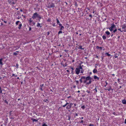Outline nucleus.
Instances as JSON below:
<instances>
[{
	"label": "nucleus",
	"mask_w": 126,
	"mask_h": 126,
	"mask_svg": "<svg viewBox=\"0 0 126 126\" xmlns=\"http://www.w3.org/2000/svg\"><path fill=\"white\" fill-rule=\"evenodd\" d=\"M20 24H19V27H18V28L20 30L21 29V26H22V24L20 22Z\"/></svg>",
	"instance_id": "obj_14"
},
{
	"label": "nucleus",
	"mask_w": 126,
	"mask_h": 126,
	"mask_svg": "<svg viewBox=\"0 0 126 126\" xmlns=\"http://www.w3.org/2000/svg\"><path fill=\"white\" fill-rule=\"evenodd\" d=\"M67 105L66 107V109L67 110H69L70 108H71L72 106H71V105H70V104H68Z\"/></svg>",
	"instance_id": "obj_6"
},
{
	"label": "nucleus",
	"mask_w": 126,
	"mask_h": 126,
	"mask_svg": "<svg viewBox=\"0 0 126 126\" xmlns=\"http://www.w3.org/2000/svg\"><path fill=\"white\" fill-rule=\"evenodd\" d=\"M115 27V25L113 24H111V26L109 28V29L111 32H112L113 31V29Z\"/></svg>",
	"instance_id": "obj_3"
},
{
	"label": "nucleus",
	"mask_w": 126,
	"mask_h": 126,
	"mask_svg": "<svg viewBox=\"0 0 126 126\" xmlns=\"http://www.w3.org/2000/svg\"><path fill=\"white\" fill-rule=\"evenodd\" d=\"M86 92L88 93H90V91H88V90L86 91Z\"/></svg>",
	"instance_id": "obj_55"
},
{
	"label": "nucleus",
	"mask_w": 126,
	"mask_h": 126,
	"mask_svg": "<svg viewBox=\"0 0 126 126\" xmlns=\"http://www.w3.org/2000/svg\"><path fill=\"white\" fill-rule=\"evenodd\" d=\"M69 104V103L67 102L65 105L63 106V107H65L67 105Z\"/></svg>",
	"instance_id": "obj_19"
},
{
	"label": "nucleus",
	"mask_w": 126,
	"mask_h": 126,
	"mask_svg": "<svg viewBox=\"0 0 126 126\" xmlns=\"http://www.w3.org/2000/svg\"><path fill=\"white\" fill-rule=\"evenodd\" d=\"M120 79H118V82H119V83L120 82Z\"/></svg>",
	"instance_id": "obj_50"
},
{
	"label": "nucleus",
	"mask_w": 126,
	"mask_h": 126,
	"mask_svg": "<svg viewBox=\"0 0 126 126\" xmlns=\"http://www.w3.org/2000/svg\"><path fill=\"white\" fill-rule=\"evenodd\" d=\"M62 65L64 67H65L67 65L66 63H65L64 64H63Z\"/></svg>",
	"instance_id": "obj_28"
},
{
	"label": "nucleus",
	"mask_w": 126,
	"mask_h": 126,
	"mask_svg": "<svg viewBox=\"0 0 126 126\" xmlns=\"http://www.w3.org/2000/svg\"><path fill=\"white\" fill-rule=\"evenodd\" d=\"M81 108H82L83 110L85 108V107L84 106H84H82L81 107Z\"/></svg>",
	"instance_id": "obj_31"
},
{
	"label": "nucleus",
	"mask_w": 126,
	"mask_h": 126,
	"mask_svg": "<svg viewBox=\"0 0 126 126\" xmlns=\"http://www.w3.org/2000/svg\"><path fill=\"white\" fill-rule=\"evenodd\" d=\"M40 90H41V91H43V90L42 89V88H40Z\"/></svg>",
	"instance_id": "obj_61"
},
{
	"label": "nucleus",
	"mask_w": 126,
	"mask_h": 126,
	"mask_svg": "<svg viewBox=\"0 0 126 126\" xmlns=\"http://www.w3.org/2000/svg\"><path fill=\"white\" fill-rule=\"evenodd\" d=\"M75 116H78V114H77V113H76L75 114Z\"/></svg>",
	"instance_id": "obj_54"
},
{
	"label": "nucleus",
	"mask_w": 126,
	"mask_h": 126,
	"mask_svg": "<svg viewBox=\"0 0 126 126\" xmlns=\"http://www.w3.org/2000/svg\"><path fill=\"white\" fill-rule=\"evenodd\" d=\"M94 81L92 78L90 76L87 77L85 76H82L79 80L80 83H85L86 85H89L91 84L92 81Z\"/></svg>",
	"instance_id": "obj_1"
},
{
	"label": "nucleus",
	"mask_w": 126,
	"mask_h": 126,
	"mask_svg": "<svg viewBox=\"0 0 126 126\" xmlns=\"http://www.w3.org/2000/svg\"><path fill=\"white\" fill-rule=\"evenodd\" d=\"M4 102L5 103H6L7 104H8V102L7 101V100H4Z\"/></svg>",
	"instance_id": "obj_30"
},
{
	"label": "nucleus",
	"mask_w": 126,
	"mask_h": 126,
	"mask_svg": "<svg viewBox=\"0 0 126 126\" xmlns=\"http://www.w3.org/2000/svg\"><path fill=\"white\" fill-rule=\"evenodd\" d=\"M59 25V26L60 27H61V26H62V24H60V23H59V24H58Z\"/></svg>",
	"instance_id": "obj_48"
},
{
	"label": "nucleus",
	"mask_w": 126,
	"mask_h": 126,
	"mask_svg": "<svg viewBox=\"0 0 126 126\" xmlns=\"http://www.w3.org/2000/svg\"><path fill=\"white\" fill-rule=\"evenodd\" d=\"M105 33L107 35H109L110 34V33L108 31H107L105 32Z\"/></svg>",
	"instance_id": "obj_16"
},
{
	"label": "nucleus",
	"mask_w": 126,
	"mask_h": 126,
	"mask_svg": "<svg viewBox=\"0 0 126 126\" xmlns=\"http://www.w3.org/2000/svg\"><path fill=\"white\" fill-rule=\"evenodd\" d=\"M0 64L1 65H2L3 64V63H2V62L1 63H0Z\"/></svg>",
	"instance_id": "obj_52"
},
{
	"label": "nucleus",
	"mask_w": 126,
	"mask_h": 126,
	"mask_svg": "<svg viewBox=\"0 0 126 126\" xmlns=\"http://www.w3.org/2000/svg\"><path fill=\"white\" fill-rule=\"evenodd\" d=\"M99 48V47L98 46H97L96 47V48L97 49H98Z\"/></svg>",
	"instance_id": "obj_56"
},
{
	"label": "nucleus",
	"mask_w": 126,
	"mask_h": 126,
	"mask_svg": "<svg viewBox=\"0 0 126 126\" xmlns=\"http://www.w3.org/2000/svg\"><path fill=\"white\" fill-rule=\"evenodd\" d=\"M14 76H15V77H17V75H15V74H12V77H13Z\"/></svg>",
	"instance_id": "obj_29"
},
{
	"label": "nucleus",
	"mask_w": 126,
	"mask_h": 126,
	"mask_svg": "<svg viewBox=\"0 0 126 126\" xmlns=\"http://www.w3.org/2000/svg\"><path fill=\"white\" fill-rule=\"evenodd\" d=\"M94 90L95 91L94 92H95V93H96L97 92V90L96 88H95Z\"/></svg>",
	"instance_id": "obj_32"
},
{
	"label": "nucleus",
	"mask_w": 126,
	"mask_h": 126,
	"mask_svg": "<svg viewBox=\"0 0 126 126\" xmlns=\"http://www.w3.org/2000/svg\"><path fill=\"white\" fill-rule=\"evenodd\" d=\"M122 103L124 104H126V100H125V99H124L122 100Z\"/></svg>",
	"instance_id": "obj_7"
},
{
	"label": "nucleus",
	"mask_w": 126,
	"mask_h": 126,
	"mask_svg": "<svg viewBox=\"0 0 126 126\" xmlns=\"http://www.w3.org/2000/svg\"><path fill=\"white\" fill-rule=\"evenodd\" d=\"M83 70H81V73H83Z\"/></svg>",
	"instance_id": "obj_59"
},
{
	"label": "nucleus",
	"mask_w": 126,
	"mask_h": 126,
	"mask_svg": "<svg viewBox=\"0 0 126 126\" xmlns=\"http://www.w3.org/2000/svg\"><path fill=\"white\" fill-rule=\"evenodd\" d=\"M113 114L114 115H117V114H116V113H115V112H113Z\"/></svg>",
	"instance_id": "obj_39"
},
{
	"label": "nucleus",
	"mask_w": 126,
	"mask_h": 126,
	"mask_svg": "<svg viewBox=\"0 0 126 126\" xmlns=\"http://www.w3.org/2000/svg\"><path fill=\"white\" fill-rule=\"evenodd\" d=\"M15 3L14 2H12V3L11 4L13 5L15 4Z\"/></svg>",
	"instance_id": "obj_43"
},
{
	"label": "nucleus",
	"mask_w": 126,
	"mask_h": 126,
	"mask_svg": "<svg viewBox=\"0 0 126 126\" xmlns=\"http://www.w3.org/2000/svg\"><path fill=\"white\" fill-rule=\"evenodd\" d=\"M56 20H57V24H59L60 23V22L58 19V18H56Z\"/></svg>",
	"instance_id": "obj_18"
},
{
	"label": "nucleus",
	"mask_w": 126,
	"mask_h": 126,
	"mask_svg": "<svg viewBox=\"0 0 126 126\" xmlns=\"http://www.w3.org/2000/svg\"><path fill=\"white\" fill-rule=\"evenodd\" d=\"M80 70L78 68H76L75 70L76 73L77 74H79L80 72Z\"/></svg>",
	"instance_id": "obj_4"
},
{
	"label": "nucleus",
	"mask_w": 126,
	"mask_h": 126,
	"mask_svg": "<svg viewBox=\"0 0 126 126\" xmlns=\"http://www.w3.org/2000/svg\"><path fill=\"white\" fill-rule=\"evenodd\" d=\"M97 72V70L95 68L94 69V70L93 71V72L94 73H95Z\"/></svg>",
	"instance_id": "obj_13"
},
{
	"label": "nucleus",
	"mask_w": 126,
	"mask_h": 126,
	"mask_svg": "<svg viewBox=\"0 0 126 126\" xmlns=\"http://www.w3.org/2000/svg\"><path fill=\"white\" fill-rule=\"evenodd\" d=\"M102 38L104 40L106 39V37L105 36L103 35L102 36Z\"/></svg>",
	"instance_id": "obj_23"
},
{
	"label": "nucleus",
	"mask_w": 126,
	"mask_h": 126,
	"mask_svg": "<svg viewBox=\"0 0 126 126\" xmlns=\"http://www.w3.org/2000/svg\"><path fill=\"white\" fill-rule=\"evenodd\" d=\"M64 27L63 26H61V28L60 30H63L64 29Z\"/></svg>",
	"instance_id": "obj_20"
},
{
	"label": "nucleus",
	"mask_w": 126,
	"mask_h": 126,
	"mask_svg": "<svg viewBox=\"0 0 126 126\" xmlns=\"http://www.w3.org/2000/svg\"><path fill=\"white\" fill-rule=\"evenodd\" d=\"M126 124V119H125V122H124Z\"/></svg>",
	"instance_id": "obj_63"
},
{
	"label": "nucleus",
	"mask_w": 126,
	"mask_h": 126,
	"mask_svg": "<svg viewBox=\"0 0 126 126\" xmlns=\"http://www.w3.org/2000/svg\"><path fill=\"white\" fill-rule=\"evenodd\" d=\"M8 1L9 3L10 4L12 3V2L11 0H9Z\"/></svg>",
	"instance_id": "obj_25"
},
{
	"label": "nucleus",
	"mask_w": 126,
	"mask_h": 126,
	"mask_svg": "<svg viewBox=\"0 0 126 126\" xmlns=\"http://www.w3.org/2000/svg\"><path fill=\"white\" fill-rule=\"evenodd\" d=\"M17 15H19L20 13L19 11H17Z\"/></svg>",
	"instance_id": "obj_41"
},
{
	"label": "nucleus",
	"mask_w": 126,
	"mask_h": 126,
	"mask_svg": "<svg viewBox=\"0 0 126 126\" xmlns=\"http://www.w3.org/2000/svg\"><path fill=\"white\" fill-rule=\"evenodd\" d=\"M82 46H79V48L82 49Z\"/></svg>",
	"instance_id": "obj_33"
},
{
	"label": "nucleus",
	"mask_w": 126,
	"mask_h": 126,
	"mask_svg": "<svg viewBox=\"0 0 126 126\" xmlns=\"http://www.w3.org/2000/svg\"><path fill=\"white\" fill-rule=\"evenodd\" d=\"M94 125L92 124H90L89 126H94Z\"/></svg>",
	"instance_id": "obj_40"
},
{
	"label": "nucleus",
	"mask_w": 126,
	"mask_h": 126,
	"mask_svg": "<svg viewBox=\"0 0 126 126\" xmlns=\"http://www.w3.org/2000/svg\"><path fill=\"white\" fill-rule=\"evenodd\" d=\"M36 26L38 27H40V28H41L42 27V26L40 25V24L38 22L37 23V24L36 25Z\"/></svg>",
	"instance_id": "obj_9"
},
{
	"label": "nucleus",
	"mask_w": 126,
	"mask_h": 126,
	"mask_svg": "<svg viewBox=\"0 0 126 126\" xmlns=\"http://www.w3.org/2000/svg\"><path fill=\"white\" fill-rule=\"evenodd\" d=\"M2 91L1 89V87L0 86V94L2 93Z\"/></svg>",
	"instance_id": "obj_26"
},
{
	"label": "nucleus",
	"mask_w": 126,
	"mask_h": 126,
	"mask_svg": "<svg viewBox=\"0 0 126 126\" xmlns=\"http://www.w3.org/2000/svg\"><path fill=\"white\" fill-rule=\"evenodd\" d=\"M55 7V5L54 4L52 3L49 6V7L50 8H53L54 7Z\"/></svg>",
	"instance_id": "obj_5"
},
{
	"label": "nucleus",
	"mask_w": 126,
	"mask_h": 126,
	"mask_svg": "<svg viewBox=\"0 0 126 126\" xmlns=\"http://www.w3.org/2000/svg\"><path fill=\"white\" fill-rule=\"evenodd\" d=\"M3 22L5 23H7V22L6 21H4Z\"/></svg>",
	"instance_id": "obj_64"
},
{
	"label": "nucleus",
	"mask_w": 126,
	"mask_h": 126,
	"mask_svg": "<svg viewBox=\"0 0 126 126\" xmlns=\"http://www.w3.org/2000/svg\"><path fill=\"white\" fill-rule=\"evenodd\" d=\"M44 101L45 102H48V100H47V99H46L45 100H44Z\"/></svg>",
	"instance_id": "obj_37"
},
{
	"label": "nucleus",
	"mask_w": 126,
	"mask_h": 126,
	"mask_svg": "<svg viewBox=\"0 0 126 126\" xmlns=\"http://www.w3.org/2000/svg\"><path fill=\"white\" fill-rule=\"evenodd\" d=\"M43 126H48L46 124H44L43 125Z\"/></svg>",
	"instance_id": "obj_38"
},
{
	"label": "nucleus",
	"mask_w": 126,
	"mask_h": 126,
	"mask_svg": "<svg viewBox=\"0 0 126 126\" xmlns=\"http://www.w3.org/2000/svg\"><path fill=\"white\" fill-rule=\"evenodd\" d=\"M32 18L34 19L36 18H39V21H40V19L42 18L43 16L40 15L39 14H38L37 12H36L33 14Z\"/></svg>",
	"instance_id": "obj_2"
},
{
	"label": "nucleus",
	"mask_w": 126,
	"mask_h": 126,
	"mask_svg": "<svg viewBox=\"0 0 126 126\" xmlns=\"http://www.w3.org/2000/svg\"><path fill=\"white\" fill-rule=\"evenodd\" d=\"M16 67L17 68L18 67V64L17 63L16 64Z\"/></svg>",
	"instance_id": "obj_46"
},
{
	"label": "nucleus",
	"mask_w": 126,
	"mask_h": 126,
	"mask_svg": "<svg viewBox=\"0 0 126 126\" xmlns=\"http://www.w3.org/2000/svg\"><path fill=\"white\" fill-rule=\"evenodd\" d=\"M105 55L108 56V57H110V54H109L108 53H106L105 54Z\"/></svg>",
	"instance_id": "obj_17"
},
{
	"label": "nucleus",
	"mask_w": 126,
	"mask_h": 126,
	"mask_svg": "<svg viewBox=\"0 0 126 126\" xmlns=\"http://www.w3.org/2000/svg\"><path fill=\"white\" fill-rule=\"evenodd\" d=\"M31 30V27H30L29 28V31H30Z\"/></svg>",
	"instance_id": "obj_53"
},
{
	"label": "nucleus",
	"mask_w": 126,
	"mask_h": 126,
	"mask_svg": "<svg viewBox=\"0 0 126 126\" xmlns=\"http://www.w3.org/2000/svg\"><path fill=\"white\" fill-rule=\"evenodd\" d=\"M71 69H72V71H71V73H72L73 74V70H74V69L73 68V67H70Z\"/></svg>",
	"instance_id": "obj_15"
},
{
	"label": "nucleus",
	"mask_w": 126,
	"mask_h": 126,
	"mask_svg": "<svg viewBox=\"0 0 126 126\" xmlns=\"http://www.w3.org/2000/svg\"><path fill=\"white\" fill-rule=\"evenodd\" d=\"M118 30L120 31L121 32H122V31H121V29L120 28V29H118Z\"/></svg>",
	"instance_id": "obj_42"
},
{
	"label": "nucleus",
	"mask_w": 126,
	"mask_h": 126,
	"mask_svg": "<svg viewBox=\"0 0 126 126\" xmlns=\"http://www.w3.org/2000/svg\"><path fill=\"white\" fill-rule=\"evenodd\" d=\"M62 33V31H60L58 32V34H60L61 33Z\"/></svg>",
	"instance_id": "obj_35"
},
{
	"label": "nucleus",
	"mask_w": 126,
	"mask_h": 126,
	"mask_svg": "<svg viewBox=\"0 0 126 126\" xmlns=\"http://www.w3.org/2000/svg\"><path fill=\"white\" fill-rule=\"evenodd\" d=\"M83 120H82L81 121V122H80V123H83Z\"/></svg>",
	"instance_id": "obj_62"
},
{
	"label": "nucleus",
	"mask_w": 126,
	"mask_h": 126,
	"mask_svg": "<svg viewBox=\"0 0 126 126\" xmlns=\"http://www.w3.org/2000/svg\"><path fill=\"white\" fill-rule=\"evenodd\" d=\"M122 29H124L126 28V24H124L122 26Z\"/></svg>",
	"instance_id": "obj_10"
},
{
	"label": "nucleus",
	"mask_w": 126,
	"mask_h": 126,
	"mask_svg": "<svg viewBox=\"0 0 126 126\" xmlns=\"http://www.w3.org/2000/svg\"><path fill=\"white\" fill-rule=\"evenodd\" d=\"M76 82L77 83V84H79V81L78 80L76 81Z\"/></svg>",
	"instance_id": "obj_36"
},
{
	"label": "nucleus",
	"mask_w": 126,
	"mask_h": 126,
	"mask_svg": "<svg viewBox=\"0 0 126 126\" xmlns=\"http://www.w3.org/2000/svg\"><path fill=\"white\" fill-rule=\"evenodd\" d=\"M20 22L19 21H16V25H17L18 24V23Z\"/></svg>",
	"instance_id": "obj_24"
},
{
	"label": "nucleus",
	"mask_w": 126,
	"mask_h": 126,
	"mask_svg": "<svg viewBox=\"0 0 126 126\" xmlns=\"http://www.w3.org/2000/svg\"><path fill=\"white\" fill-rule=\"evenodd\" d=\"M89 16L91 17V19L92 18V15H89Z\"/></svg>",
	"instance_id": "obj_47"
},
{
	"label": "nucleus",
	"mask_w": 126,
	"mask_h": 126,
	"mask_svg": "<svg viewBox=\"0 0 126 126\" xmlns=\"http://www.w3.org/2000/svg\"><path fill=\"white\" fill-rule=\"evenodd\" d=\"M31 120H32L33 121V122H34V121H35V122L37 121L38 119L37 120H36L35 119H33V118H32L31 119Z\"/></svg>",
	"instance_id": "obj_12"
},
{
	"label": "nucleus",
	"mask_w": 126,
	"mask_h": 126,
	"mask_svg": "<svg viewBox=\"0 0 126 126\" xmlns=\"http://www.w3.org/2000/svg\"><path fill=\"white\" fill-rule=\"evenodd\" d=\"M89 74H90V76H90L91 75V74H92V72H90L89 73Z\"/></svg>",
	"instance_id": "obj_58"
},
{
	"label": "nucleus",
	"mask_w": 126,
	"mask_h": 126,
	"mask_svg": "<svg viewBox=\"0 0 126 126\" xmlns=\"http://www.w3.org/2000/svg\"><path fill=\"white\" fill-rule=\"evenodd\" d=\"M94 79L96 80L97 79L98 80L99 79V78L97 77L96 76H94Z\"/></svg>",
	"instance_id": "obj_8"
},
{
	"label": "nucleus",
	"mask_w": 126,
	"mask_h": 126,
	"mask_svg": "<svg viewBox=\"0 0 126 126\" xmlns=\"http://www.w3.org/2000/svg\"><path fill=\"white\" fill-rule=\"evenodd\" d=\"M117 54H114V57L115 58H117L118 57V56H117Z\"/></svg>",
	"instance_id": "obj_27"
},
{
	"label": "nucleus",
	"mask_w": 126,
	"mask_h": 126,
	"mask_svg": "<svg viewBox=\"0 0 126 126\" xmlns=\"http://www.w3.org/2000/svg\"><path fill=\"white\" fill-rule=\"evenodd\" d=\"M18 51H16V52L13 53V55L15 56H16L18 54Z\"/></svg>",
	"instance_id": "obj_11"
},
{
	"label": "nucleus",
	"mask_w": 126,
	"mask_h": 126,
	"mask_svg": "<svg viewBox=\"0 0 126 126\" xmlns=\"http://www.w3.org/2000/svg\"><path fill=\"white\" fill-rule=\"evenodd\" d=\"M70 105H71V106H72V105L73 104L72 103H70V104H69Z\"/></svg>",
	"instance_id": "obj_60"
},
{
	"label": "nucleus",
	"mask_w": 126,
	"mask_h": 126,
	"mask_svg": "<svg viewBox=\"0 0 126 126\" xmlns=\"http://www.w3.org/2000/svg\"><path fill=\"white\" fill-rule=\"evenodd\" d=\"M117 31V29L116 28L113 31V32H112V33H115Z\"/></svg>",
	"instance_id": "obj_21"
},
{
	"label": "nucleus",
	"mask_w": 126,
	"mask_h": 126,
	"mask_svg": "<svg viewBox=\"0 0 126 126\" xmlns=\"http://www.w3.org/2000/svg\"><path fill=\"white\" fill-rule=\"evenodd\" d=\"M32 20H29V22H30V23H31L32 22Z\"/></svg>",
	"instance_id": "obj_51"
},
{
	"label": "nucleus",
	"mask_w": 126,
	"mask_h": 126,
	"mask_svg": "<svg viewBox=\"0 0 126 126\" xmlns=\"http://www.w3.org/2000/svg\"><path fill=\"white\" fill-rule=\"evenodd\" d=\"M44 85V84H41L40 85V86L41 87H42Z\"/></svg>",
	"instance_id": "obj_49"
},
{
	"label": "nucleus",
	"mask_w": 126,
	"mask_h": 126,
	"mask_svg": "<svg viewBox=\"0 0 126 126\" xmlns=\"http://www.w3.org/2000/svg\"><path fill=\"white\" fill-rule=\"evenodd\" d=\"M3 59L2 58H1L0 59V63L2 62V61H3Z\"/></svg>",
	"instance_id": "obj_34"
},
{
	"label": "nucleus",
	"mask_w": 126,
	"mask_h": 126,
	"mask_svg": "<svg viewBox=\"0 0 126 126\" xmlns=\"http://www.w3.org/2000/svg\"><path fill=\"white\" fill-rule=\"evenodd\" d=\"M99 48L101 50H102V47H99Z\"/></svg>",
	"instance_id": "obj_57"
},
{
	"label": "nucleus",
	"mask_w": 126,
	"mask_h": 126,
	"mask_svg": "<svg viewBox=\"0 0 126 126\" xmlns=\"http://www.w3.org/2000/svg\"><path fill=\"white\" fill-rule=\"evenodd\" d=\"M78 68L80 70V69H82L83 68L80 65L79 68Z\"/></svg>",
	"instance_id": "obj_22"
},
{
	"label": "nucleus",
	"mask_w": 126,
	"mask_h": 126,
	"mask_svg": "<svg viewBox=\"0 0 126 126\" xmlns=\"http://www.w3.org/2000/svg\"><path fill=\"white\" fill-rule=\"evenodd\" d=\"M55 23H54L52 24V25L53 26H56V25Z\"/></svg>",
	"instance_id": "obj_44"
},
{
	"label": "nucleus",
	"mask_w": 126,
	"mask_h": 126,
	"mask_svg": "<svg viewBox=\"0 0 126 126\" xmlns=\"http://www.w3.org/2000/svg\"><path fill=\"white\" fill-rule=\"evenodd\" d=\"M50 34V32H47V36L49 35Z\"/></svg>",
	"instance_id": "obj_45"
}]
</instances>
